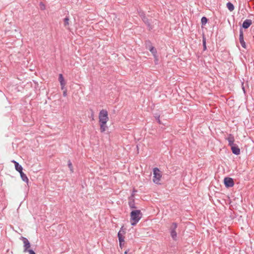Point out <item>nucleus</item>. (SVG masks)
Instances as JSON below:
<instances>
[{"instance_id":"cd10ccee","label":"nucleus","mask_w":254,"mask_h":254,"mask_svg":"<svg viewBox=\"0 0 254 254\" xmlns=\"http://www.w3.org/2000/svg\"><path fill=\"white\" fill-rule=\"evenodd\" d=\"M128 252V250H127L126 251H125V254H127Z\"/></svg>"},{"instance_id":"f257e3e1","label":"nucleus","mask_w":254,"mask_h":254,"mask_svg":"<svg viewBox=\"0 0 254 254\" xmlns=\"http://www.w3.org/2000/svg\"><path fill=\"white\" fill-rule=\"evenodd\" d=\"M141 218L140 210H136L132 211L130 213V222L133 226L135 225Z\"/></svg>"},{"instance_id":"f3484780","label":"nucleus","mask_w":254,"mask_h":254,"mask_svg":"<svg viewBox=\"0 0 254 254\" xmlns=\"http://www.w3.org/2000/svg\"><path fill=\"white\" fill-rule=\"evenodd\" d=\"M69 19L68 18V17H66L65 18H64V26L65 27H67L69 25Z\"/></svg>"},{"instance_id":"6ab92c4d","label":"nucleus","mask_w":254,"mask_h":254,"mask_svg":"<svg viewBox=\"0 0 254 254\" xmlns=\"http://www.w3.org/2000/svg\"><path fill=\"white\" fill-rule=\"evenodd\" d=\"M177 227V224L176 223H173L171 227V230H175Z\"/></svg>"},{"instance_id":"9b49d317","label":"nucleus","mask_w":254,"mask_h":254,"mask_svg":"<svg viewBox=\"0 0 254 254\" xmlns=\"http://www.w3.org/2000/svg\"><path fill=\"white\" fill-rule=\"evenodd\" d=\"M106 124L107 123H99L101 132H105L108 128V127L107 126Z\"/></svg>"},{"instance_id":"bb28decb","label":"nucleus","mask_w":254,"mask_h":254,"mask_svg":"<svg viewBox=\"0 0 254 254\" xmlns=\"http://www.w3.org/2000/svg\"><path fill=\"white\" fill-rule=\"evenodd\" d=\"M66 84H63V85H61V89L63 91L64 90V89H66L65 88V86Z\"/></svg>"},{"instance_id":"f03ea898","label":"nucleus","mask_w":254,"mask_h":254,"mask_svg":"<svg viewBox=\"0 0 254 254\" xmlns=\"http://www.w3.org/2000/svg\"><path fill=\"white\" fill-rule=\"evenodd\" d=\"M108 121V111L106 110L102 109L99 114V123H107Z\"/></svg>"},{"instance_id":"b1692460","label":"nucleus","mask_w":254,"mask_h":254,"mask_svg":"<svg viewBox=\"0 0 254 254\" xmlns=\"http://www.w3.org/2000/svg\"><path fill=\"white\" fill-rule=\"evenodd\" d=\"M129 206L131 208H135V206H134V204L133 203V202H129Z\"/></svg>"},{"instance_id":"9d476101","label":"nucleus","mask_w":254,"mask_h":254,"mask_svg":"<svg viewBox=\"0 0 254 254\" xmlns=\"http://www.w3.org/2000/svg\"><path fill=\"white\" fill-rule=\"evenodd\" d=\"M227 139L229 142V145H230V146L235 144L234 143L235 138L232 135L229 134Z\"/></svg>"},{"instance_id":"4468645a","label":"nucleus","mask_w":254,"mask_h":254,"mask_svg":"<svg viewBox=\"0 0 254 254\" xmlns=\"http://www.w3.org/2000/svg\"><path fill=\"white\" fill-rule=\"evenodd\" d=\"M20 177L21 178V179L26 182L27 183H28L29 182V179L28 178H27V177L26 176V175L22 172H21V173H20Z\"/></svg>"},{"instance_id":"4be33fe9","label":"nucleus","mask_w":254,"mask_h":254,"mask_svg":"<svg viewBox=\"0 0 254 254\" xmlns=\"http://www.w3.org/2000/svg\"><path fill=\"white\" fill-rule=\"evenodd\" d=\"M203 46L204 50H205L206 49V41L204 38L203 39Z\"/></svg>"},{"instance_id":"a211bd4d","label":"nucleus","mask_w":254,"mask_h":254,"mask_svg":"<svg viewBox=\"0 0 254 254\" xmlns=\"http://www.w3.org/2000/svg\"><path fill=\"white\" fill-rule=\"evenodd\" d=\"M202 25H205L207 22V19L205 17H203L201 19Z\"/></svg>"},{"instance_id":"7ed1b4c3","label":"nucleus","mask_w":254,"mask_h":254,"mask_svg":"<svg viewBox=\"0 0 254 254\" xmlns=\"http://www.w3.org/2000/svg\"><path fill=\"white\" fill-rule=\"evenodd\" d=\"M162 178V173L159 169L157 168H155L153 169V181L156 184H160V181Z\"/></svg>"},{"instance_id":"2eb2a0df","label":"nucleus","mask_w":254,"mask_h":254,"mask_svg":"<svg viewBox=\"0 0 254 254\" xmlns=\"http://www.w3.org/2000/svg\"><path fill=\"white\" fill-rule=\"evenodd\" d=\"M227 7L230 11H232L234 9V6L231 2H228L227 3Z\"/></svg>"},{"instance_id":"5701e85b","label":"nucleus","mask_w":254,"mask_h":254,"mask_svg":"<svg viewBox=\"0 0 254 254\" xmlns=\"http://www.w3.org/2000/svg\"><path fill=\"white\" fill-rule=\"evenodd\" d=\"M68 167L70 168L71 171L73 172L72 165L70 161L68 162Z\"/></svg>"},{"instance_id":"393cba45","label":"nucleus","mask_w":254,"mask_h":254,"mask_svg":"<svg viewBox=\"0 0 254 254\" xmlns=\"http://www.w3.org/2000/svg\"><path fill=\"white\" fill-rule=\"evenodd\" d=\"M63 96L64 97H66L67 96V90L64 89V91H63Z\"/></svg>"},{"instance_id":"a878e982","label":"nucleus","mask_w":254,"mask_h":254,"mask_svg":"<svg viewBox=\"0 0 254 254\" xmlns=\"http://www.w3.org/2000/svg\"><path fill=\"white\" fill-rule=\"evenodd\" d=\"M27 252H28L29 254H36L35 252L32 250H29Z\"/></svg>"},{"instance_id":"f8f14e48","label":"nucleus","mask_w":254,"mask_h":254,"mask_svg":"<svg viewBox=\"0 0 254 254\" xmlns=\"http://www.w3.org/2000/svg\"><path fill=\"white\" fill-rule=\"evenodd\" d=\"M252 24V20L250 19H246L245 20L243 23V27L247 29L250 26V25Z\"/></svg>"},{"instance_id":"1a4fd4ad","label":"nucleus","mask_w":254,"mask_h":254,"mask_svg":"<svg viewBox=\"0 0 254 254\" xmlns=\"http://www.w3.org/2000/svg\"><path fill=\"white\" fill-rule=\"evenodd\" d=\"M11 162L14 164L15 170L18 171L19 173L22 172L23 168L21 165H20L18 163L14 160H12Z\"/></svg>"},{"instance_id":"0eeeda50","label":"nucleus","mask_w":254,"mask_h":254,"mask_svg":"<svg viewBox=\"0 0 254 254\" xmlns=\"http://www.w3.org/2000/svg\"><path fill=\"white\" fill-rule=\"evenodd\" d=\"M239 40H240V43L241 45H242V46L243 48H246V44L244 40L243 32L242 30H241L240 32Z\"/></svg>"},{"instance_id":"ddd939ff","label":"nucleus","mask_w":254,"mask_h":254,"mask_svg":"<svg viewBox=\"0 0 254 254\" xmlns=\"http://www.w3.org/2000/svg\"><path fill=\"white\" fill-rule=\"evenodd\" d=\"M59 80L60 83V85L66 84V82L64 80V77L62 74H60L59 75Z\"/></svg>"},{"instance_id":"423d86ee","label":"nucleus","mask_w":254,"mask_h":254,"mask_svg":"<svg viewBox=\"0 0 254 254\" xmlns=\"http://www.w3.org/2000/svg\"><path fill=\"white\" fill-rule=\"evenodd\" d=\"M224 182L225 186L227 188L232 187L234 185V181L231 178H225Z\"/></svg>"},{"instance_id":"412c9836","label":"nucleus","mask_w":254,"mask_h":254,"mask_svg":"<svg viewBox=\"0 0 254 254\" xmlns=\"http://www.w3.org/2000/svg\"><path fill=\"white\" fill-rule=\"evenodd\" d=\"M40 8L42 10H44L45 9V5L43 2H40Z\"/></svg>"},{"instance_id":"aec40b11","label":"nucleus","mask_w":254,"mask_h":254,"mask_svg":"<svg viewBox=\"0 0 254 254\" xmlns=\"http://www.w3.org/2000/svg\"><path fill=\"white\" fill-rule=\"evenodd\" d=\"M150 51L154 55H155L156 53V50L154 49V47H151L150 49H149Z\"/></svg>"},{"instance_id":"6e6552de","label":"nucleus","mask_w":254,"mask_h":254,"mask_svg":"<svg viewBox=\"0 0 254 254\" xmlns=\"http://www.w3.org/2000/svg\"><path fill=\"white\" fill-rule=\"evenodd\" d=\"M231 147L233 153L236 155H239L240 154V149L236 144L231 146Z\"/></svg>"},{"instance_id":"20e7f679","label":"nucleus","mask_w":254,"mask_h":254,"mask_svg":"<svg viewBox=\"0 0 254 254\" xmlns=\"http://www.w3.org/2000/svg\"><path fill=\"white\" fill-rule=\"evenodd\" d=\"M126 232L125 230L123 229V228L121 229L120 231L118 233V236L119 238V243H120V247L122 249L125 245V234Z\"/></svg>"},{"instance_id":"dca6fc26","label":"nucleus","mask_w":254,"mask_h":254,"mask_svg":"<svg viewBox=\"0 0 254 254\" xmlns=\"http://www.w3.org/2000/svg\"><path fill=\"white\" fill-rule=\"evenodd\" d=\"M171 237L172 238L176 240V238H177V233L176 232V230H171Z\"/></svg>"},{"instance_id":"39448f33","label":"nucleus","mask_w":254,"mask_h":254,"mask_svg":"<svg viewBox=\"0 0 254 254\" xmlns=\"http://www.w3.org/2000/svg\"><path fill=\"white\" fill-rule=\"evenodd\" d=\"M20 239L23 241L24 244V251L26 252L28 250H29L28 249L30 247V244L27 239L25 237H21Z\"/></svg>"}]
</instances>
